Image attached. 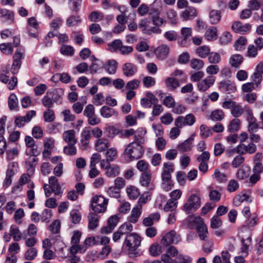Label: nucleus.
I'll return each instance as SVG.
<instances>
[{"label": "nucleus", "mask_w": 263, "mask_h": 263, "mask_svg": "<svg viewBox=\"0 0 263 263\" xmlns=\"http://www.w3.org/2000/svg\"><path fill=\"white\" fill-rule=\"evenodd\" d=\"M241 121L237 118L232 120L228 125V129L231 133H234L239 130L240 128Z\"/></svg>", "instance_id": "38"}, {"label": "nucleus", "mask_w": 263, "mask_h": 263, "mask_svg": "<svg viewBox=\"0 0 263 263\" xmlns=\"http://www.w3.org/2000/svg\"><path fill=\"white\" fill-rule=\"evenodd\" d=\"M126 191L128 196L130 199H136L140 195L138 189L135 186L130 185L127 187Z\"/></svg>", "instance_id": "40"}, {"label": "nucleus", "mask_w": 263, "mask_h": 263, "mask_svg": "<svg viewBox=\"0 0 263 263\" xmlns=\"http://www.w3.org/2000/svg\"><path fill=\"white\" fill-rule=\"evenodd\" d=\"M11 43H2L0 44V50L6 55L11 54L13 49Z\"/></svg>", "instance_id": "49"}, {"label": "nucleus", "mask_w": 263, "mask_h": 263, "mask_svg": "<svg viewBox=\"0 0 263 263\" xmlns=\"http://www.w3.org/2000/svg\"><path fill=\"white\" fill-rule=\"evenodd\" d=\"M252 229L249 227L248 225H243L241 227L239 233L242 238H247L251 237V231Z\"/></svg>", "instance_id": "61"}, {"label": "nucleus", "mask_w": 263, "mask_h": 263, "mask_svg": "<svg viewBox=\"0 0 263 263\" xmlns=\"http://www.w3.org/2000/svg\"><path fill=\"white\" fill-rule=\"evenodd\" d=\"M104 18L103 14L99 11H94L91 12L88 15V18L91 22H98L102 20Z\"/></svg>", "instance_id": "52"}, {"label": "nucleus", "mask_w": 263, "mask_h": 263, "mask_svg": "<svg viewBox=\"0 0 263 263\" xmlns=\"http://www.w3.org/2000/svg\"><path fill=\"white\" fill-rule=\"evenodd\" d=\"M166 86L169 90H174L179 86L178 81L172 77H168L164 81Z\"/></svg>", "instance_id": "32"}, {"label": "nucleus", "mask_w": 263, "mask_h": 263, "mask_svg": "<svg viewBox=\"0 0 263 263\" xmlns=\"http://www.w3.org/2000/svg\"><path fill=\"white\" fill-rule=\"evenodd\" d=\"M0 17L3 18L4 21L9 20L12 21L14 19V13L12 11L8 9H1Z\"/></svg>", "instance_id": "50"}, {"label": "nucleus", "mask_w": 263, "mask_h": 263, "mask_svg": "<svg viewBox=\"0 0 263 263\" xmlns=\"http://www.w3.org/2000/svg\"><path fill=\"white\" fill-rule=\"evenodd\" d=\"M197 15V11L193 7H187L181 14V17L185 21L192 20Z\"/></svg>", "instance_id": "22"}, {"label": "nucleus", "mask_w": 263, "mask_h": 263, "mask_svg": "<svg viewBox=\"0 0 263 263\" xmlns=\"http://www.w3.org/2000/svg\"><path fill=\"white\" fill-rule=\"evenodd\" d=\"M141 237L136 233H132L126 235L123 248L128 252V254H135V251L140 245Z\"/></svg>", "instance_id": "2"}, {"label": "nucleus", "mask_w": 263, "mask_h": 263, "mask_svg": "<svg viewBox=\"0 0 263 263\" xmlns=\"http://www.w3.org/2000/svg\"><path fill=\"white\" fill-rule=\"evenodd\" d=\"M146 130L138 128L134 136V141L128 144L123 152L125 159L132 161L140 159L143 155L144 149L143 144L145 143Z\"/></svg>", "instance_id": "1"}, {"label": "nucleus", "mask_w": 263, "mask_h": 263, "mask_svg": "<svg viewBox=\"0 0 263 263\" xmlns=\"http://www.w3.org/2000/svg\"><path fill=\"white\" fill-rule=\"evenodd\" d=\"M175 170L174 164L171 162H164L163 164L161 178H172V173Z\"/></svg>", "instance_id": "17"}, {"label": "nucleus", "mask_w": 263, "mask_h": 263, "mask_svg": "<svg viewBox=\"0 0 263 263\" xmlns=\"http://www.w3.org/2000/svg\"><path fill=\"white\" fill-rule=\"evenodd\" d=\"M25 50L23 48H17L13 55V62L11 66V70L13 74L17 73L18 70L21 68L22 61L23 58V54Z\"/></svg>", "instance_id": "6"}, {"label": "nucleus", "mask_w": 263, "mask_h": 263, "mask_svg": "<svg viewBox=\"0 0 263 263\" xmlns=\"http://www.w3.org/2000/svg\"><path fill=\"white\" fill-rule=\"evenodd\" d=\"M91 138V130L90 127H85L81 133V139L80 142L82 146L86 148L90 141Z\"/></svg>", "instance_id": "19"}, {"label": "nucleus", "mask_w": 263, "mask_h": 263, "mask_svg": "<svg viewBox=\"0 0 263 263\" xmlns=\"http://www.w3.org/2000/svg\"><path fill=\"white\" fill-rule=\"evenodd\" d=\"M196 117L193 114H188L185 116H179L177 117L174 122L175 126L181 127L191 126L196 122Z\"/></svg>", "instance_id": "5"}, {"label": "nucleus", "mask_w": 263, "mask_h": 263, "mask_svg": "<svg viewBox=\"0 0 263 263\" xmlns=\"http://www.w3.org/2000/svg\"><path fill=\"white\" fill-rule=\"evenodd\" d=\"M120 190L115 187L110 186L107 191V195L111 198H119L120 197Z\"/></svg>", "instance_id": "63"}, {"label": "nucleus", "mask_w": 263, "mask_h": 263, "mask_svg": "<svg viewBox=\"0 0 263 263\" xmlns=\"http://www.w3.org/2000/svg\"><path fill=\"white\" fill-rule=\"evenodd\" d=\"M119 133V130L112 125H107L104 128V134L109 138H113Z\"/></svg>", "instance_id": "37"}, {"label": "nucleus", "mask_w": 263, "mask_h": 263, "mask_svg": "<svg viewBox=\"0 0 263 263\" xmlns=\"http://www.w3.org/2000/svg\"><path fill=\"white\" fill-rule=\"evenodd\" d=\"M81 21L80 16L72 15L67 18L66 23L68 27H72L79 25Z\"/></svg>", "instance_id": "42"}, {"label": "nucleus", "mask_w": 263, "mask_h": 263, "mask_svg": "<svg viewBox=\"0 0 263 263\" xmlns=\"http://www.w3.org/2000/svg\"><path fill=\"white\" fill-rule=\"evenodd\" d=\"M212 135V129L205 124L200 127V135L202 138H206Z\"/></svg>", "instance_id": "56"}, {"label": "nucleus", "mask_w": 263, "mask_h": 263, "mask_svg": "<svg viewBox=\"0 0 263 263\" xmlns=\"http://www.w3.org/2000/svg\"><path fill=\"white\" fill-rule=\"evenodd\" d=\"M76 144H70L65 146L63 148V152L65 154L69 156H73L77 154V148Z\"/></svg>", "instance_id": "59"}, {"label": "nucleus", "mask_w": 263, "mask_h": 263, "mask_svg": "<svg viewBox=\"0 0 263 263\" xmlns=\"http://www.w3.org/2000/svg\"><path fill=\"white\" fill-rule=\"evenodd\" d=\"M221 12L219 10H213L209 14L210 22L212 24H216L220 21Z\"/></svg>", "instance_id": "34"}, {"label": "nucleus", "mask_w": 263, "mask_h": 263, "mask_svg": "<svg viewBox=\"0 0 263 263\" xmlns=\"http://www.w3.org/2000/svg\"><path fill=\"white\" fill-rule=\"evenodd\" d=\"M162 187L166 192L170 191L174 186V182L172 178H161Z\"/></svg>", "instance_id": "45"}, {"label": "nucleus", "mask_w": 263, "mask_h": 263, "mask_svg": "<svg viewBox=\"0 0 263 263\" xmlns=\"http://www.w3.org/2000/svg\"><path fill=\"white\" fill-rule=\"evenodd\" d=\"M149 14L152 15L153 24L156 26H161L163 24L164 21L160 17L159 13L158 10H155L153 12L151 11L149 12Z\"/></svg>", "instance_id": "36"}, {"label": "nucleus", "mask_w": 263, "mask_h": 263, "mask_svg": "<svg viewBox=\"0 0 263 263\" xmlns=\"http://www.w3.org/2000/svg\"><path fill=\"white\" fill-rule=\"evenodd\" d=\"M60 52L64 55L72 56L74 54V49L71 46L65 45L61 47Z\"/></svg>", "instance_id": "62"}, {"label": "nucleus", "mask_w": 263, "mask_h": 263, "mask_svg": "<svg viewBox=\"0 0 263 263\" xmlns=\"http://www.w3.org/2000/svg\"><path fill=\"white\" fill-rule=\"evenodd\" d=\"M133 226L132 224L129 222H125L118 228V231L122 235L125 234H128L129 233L133 230Z\"/></svg>", "instance_id": "44"}, {"label": "nucleus", "mask_w": 263, "mask_h": 263, "mask_svg": "<svg viewBox=\"0 0 263 263\" xmlns=\"http://www.w3.org/2000/svg\"><path fill=\"white\" fill-rule=\"evenodd\" d=\"M252 243V238L251 237L241 238V252L247 256L249 253V247Z\"/></svg>", "instance_id": "33"}, {"label": "nucleus", "mask_w": 263, "mask_h": 263, "mask_svg": "<svg viewBox=\"0 0 263 263\" xmlns=\"http://www.w3.org/2000/svg\"><path fill=\"white\" fill-rule=\"evenodd\" d=\"M219 89L224 92L230 94L235 92L237 87L234 82L226 80L221 81L219 83Z\"/></svg>", "instance_id": "10"}, {"label": "nucleus", "mask_w": 263, "mask_h": 263, "mask_svg": "<svg viewBox=\"0 0 263 263\" xmlns=\"http://www.w3.org/2000/svg\"><path fill=\"white\" fill-rule=\"evenodd\" d=\"M221 60L220 54L216 52H210L208 56V61L211 64H217L220 62Z\"/></svg>", "instance_id": "51"}, {"label": "nucleus", "mask_w": 263, "mask_h": 263, "mask_svg": "<svg viewBox=\"0 0 263 263\" xmlns=\"http://www.w3.org/2000/svg\"><path fill=\"white\" fill-rule=\"evenodd\" d=\"M122 44L123 43L121 40L119 39L115 40L108 44V50L111 52H116L117 51H119Z\"/></svg>", "instance_id": "39"}, {"label": "nucleus", "mask_w": 263, "mask_h": 263, "mask_svg": "<svg viewBox=\"0 0 263 263\" xmlns=\"http://www.w3.org/2000/svg\"><path fill=\"white\" fill-rule=\"evenodd\" d=\"M35 115L36 111L35 110H30L27 112L25 116L16 117L14 123L16 126L21 128L24 126L26 123L29 122Z\"/></svg>", "instance_id": "9"}, {"label": "nucleus", "mask_w": 263, "mask_h": 263, "mask_svg": "<svg viewBox=\"0 0 263 263\" xmlns=\"http://www.w3.org/2000/svg\"><path fill=\"white\" fill-rule=\"evenodd\" d=\"M249 172L248 167L242 166L237 170L236 177L239 180H243L249 177Z\"/></svg>", "instance_id": "41"}, {"label": "nucleus", "mask_w": 263, "mask_h": 263, "mask_svg": "<svg viewBox=\"0 0 263 263\" xmlns=\"http://www.w3.org/2000/svg\"><path fill=\"white\" fill-rule=\"evenodd\" d=\"M123 72L126 77H132L137 71L136 65L130 63H126L123 65Z\"/></svg>", "instance_id": "23"}, {"label": "nucleus", "mask_w": 263, "mask_h": 263, "mask_svg": "<svg viewBox=\"0 0 263 263\" xmlns=\"http://www.w3.org/2000/svg\"><path fill=\"white\" fill-rule=\"evenodd\" d=\"M204 66V62L198 59H192L190 62V66L192 68L195 70H200L203 68Z\"/></svg>", "instance_id": "55"}, {"label": "nucleus", "mask_w": 263, "mask_h": 263, "mask_svg": "<svg viewBox=\"0 0 263 263\" xmlns=\"http://www.w3.org/2000/svg\"><path fill=\"white\" fill-rule=\"evenodd\" d=\"M215 77L208 76L205 79L199 81L197 84V89L201 92H204L211 87L215 82Z\"/></svg>", "instance_id": "8"}, {"label": "nucleus", "mask_w": 263, "mask_h": 263, "mask_svg": "<svg viewBox=\"0 0 263 263\" xmlns=\"http://www.w3.org/2000/svg\"><path fill=\"white\" fill-rule=\"evenodd\" d=\"M181 240L180 236L177 234L175 231L172 230L167 232L164 235L161 240V243L167 246L172 243H177Z\"/></svg>", "instance_id": "7"}, {"label": "nucleus", "mask_w": 263, "mask_h": 263, "mask_svg": "<svg viewBox=\"0 0 263 263\" xmlns=\"http://www.w3.org/2000/svg\"><path fill=\"white\" fill-rule=\"evenodd\" d=\"M61 223L60 220H54L49 226V229L51 232L52 233L50 235V237L51 240H58L60 236L59 235L54 236L53 234H58L60 231Z\"/></svg>", "instance_id": "15"}, {"label": "nucleus", "mask_w": 263, "mask_h": 263, "mask_svg": "<svg viewBox=\"0 0 263 263\" xmlns=\"http://www.w3.org/2000/svg\"><path fill=\"white\" fill-rule=\"evenodd\" d=\"M43 116L45 121L47 122H52L55 119L54 112L51 108H47L44 112Z\"/></svg>", "instance_id": "53"}, {"label": "nucleus", "mask_w": 263, "mask_h": 263, "mask_svg": "<svg viewBox=\"0 0 263 263\" xmlns=\"http://www.w3.org/2000/svg\"><path fill=\"white\" fill-rule=\"evenodd\" d=\"M118 63L115 60H108L105 65L104 68L109 74H114L117 70Z\"/></svg>", "instance_id": "35"}, {"label": "nucleus", "mask_w": 263, "mask_h": 263, "mask_svg": "<svg viewBox=\"0 0 263 263\" xmlns=\"http://www.w3.org/2000/svg\"><path fill=\"white\" fill-rule=\"evenodd\" d=\"M62 129V124L60 123L54 122L50 124L47 126V130L50 134H55L60 132Z\"/></svg>", "instance_id": "58"}, {"label": "nucleus", "mask_w": 263, "mask_h": 263, "mask_svg": "<svg viewBox=\"0 0 263 263\" xmlns=\"http://www.w3.org/2000/svg\"><path fill=\"white\" fill-rule=\"evenodd\" d=\"M108 200L102 195H95L91 200L92 210L96 213H104L106 211Z\"/></svg>", "instance_id": "3"}, {"label": "nucleus", "mask_w": 263, "mask_h": 263, "mask_svg": "<svg viewBox=\"0 0 263 263\" xmlns=\"http://www.w3.org/2000/svg\"><path fill=\"white\" fill-rule=\"evenodd\" d=\"M250 194V193H241L236 195L233 199L234 205L238 206L240 205L243 202H251L252 199Z\"/></svg>", "instance_id": "13"}, {"label": "nucleus", "mask_w": 263, "mask_h": 263, "mask_svg": "<svg viewBox=\"0 0 263 263\" xmlns=\"http://www.w3.org/2000/svg\"><path fill=\"white\" fill-rule=\"evenodd\" d=\"M252 25L249 23L243 24L240 21L234 22L232 25V30L240 34H245L249 32L251 29Z\"/></svg>", "instance_id": "11"}, {"label": "nucleus", "mask_w": 263, "mask_h": 263, "mask_svg": "<svg viewBox=\"0 0 263 263\" xmlns=\"http://www.w3.org/2000/svg\"><path fill=\"white\" fill-rule=\"evenodd\" d=\"M243 111L244 109L242 106L237 103L233 107L232 109L231 110L232 115L236 118L240 117L242 115Z\"/></svg>", "instance_id": "48"}, {"label": "nucleus", "mask_w": 263, "mask_h": 263, "mask_svg": "<svg viewBox=\"0 0 263 263\" xmlns=\"http://www.w3.org/2000/svg\"><path fill=\"white\" fill-rule=\"evenodd\" d=\"M100 115L104 118H109L114 116L117 117L118 112L114 109L107 106H103L100 109Z\"/></svg>", "instance_id": "26"}, {"label": "nucleus", "mask_w": 263, "mask_h": 263, "mask_svg": "<svg viewBox=\"0 0 263 263\" xmlns=\"http://www.w3.org/2000/svg\"><path fill=\"white\" fill-rule=\"evenodd\" d=\"M201 205L200 198L199 195H191L182 207V210L186 213H193L198 210Z\"/></svg>", "instance_id": "4"}, {"label": "nucleus", "mask_w": 263, "mask_h": 263, "mask_svg": "<svg viewBox=\"0 0 263 263\" xmlns=\"http://www.w3.org/2000/svg\"><path fill=\"white\" fill-rule=\"evenodd\" d=\"M52 212L51 210L45 209L40 215L41 220L42 222H49L52 218Z\"/></svg>", "instance_id": "54"}, {"label": "nucleus", "mask_w": 263, "mask_h": 263, "mask_svg": "<svg viewBox=\"0 0 263 263\" xmlns=\"http://www.w3.org/2000/svg\"><path fill=\"white\" fill-rule=\"evenodd\" d=\"M224 117L223 111L220 109H217L212 111L210 119L214 121H220L224 119Z\"/></svg>", "instance_id": "31"}, {"label": "nucleus", "mask_w": 263, "mask_h": 263, "mask_svg": "<svg viewBox=\"0 0 263 263\" xmlns=\"http://www.w3.org/2000/svg\"><path fill=\"white\" fill-rule=\"evenodd\" d=\"M199 234L200 239L202 240H205L208 237V227L204 222L196 229Z\"/></svg>", "instance_id": "43"}, {"label": "nucleus", "mask_w": 263, "mask_h": 263, "mask_svg": "<svg viewBox=\"0 0 263 263\" xmlns=\"http://www.w3.org/2000/svg\"><path fill=\"white\" fill-rule=\"evenodd\" d=\"M213 177L217 181L220 183L224 182L227 180L226 175L220 172L218 169L215 170Z\"/></svg>", "instance_id": "60"}, {"label": "nucleus", "mask_w": 263, "mask_h": 263, "mask_svg": "<svg viewBox=\"0 0 263 263\" xmlns=\"http://www.w3.org/2000/svg\"><path fill=\"white\" fill-rule=\"evenodd\" d=\"M49 97L51 98L53 102L58 104H61L63 102V95L64 91L61 88L54 89L51 91H47Z\"/></svg>", "instance_id": "14"}, {"label": "nucleus", "mask_w": 263, "mask_h": 263, "mask_svg": "<svg viewBox=\"0 0 263 263\" xmlns=\"http://www.w3.org/2000/svg\"><path fill=\"white\" fill-rule=\"evenodd\" d=\"M204 37L209 41L216 40L218 37L217 28L212 27L208 29L205 32Z\"/></svg>", "instance_id": "30"}, {"label": "nucleus", "mask_w": 263, "mask_h": 263, "mask_svg": "<svg viewBox=\"0 0 263 263\" xmlns=\"http://www.w3.org/2000/svg\"><path fill=\"white\" fill-rule=\"evenodd\" d=\"M203 223V220L200 217L191 216L189 219L188 226L192 229H196Z\"/></svg>", "instance_id": "27"}, {"label": "nucleus", "mask_w": 263, "mask_h": 263, "mask_svg": "<svg viewBox=\"0 0 263 263\" xmlns=\"http://www.w3.org/2000/svg\"><path fill=\"white\" fill-rule=\"evenodd\" d=\"M239 187V184L235 179L230 180L227 185V189L229 192L232 193L237 191Z\"/></svg>", "instance_id": "64"}, {"label": "nucleus", "mask_w": 263, "mask_h": 263, "mask_svg": "<svg viewBox=\"0 0 263 263\" xmlns=\"http://www.w3.org/2000/svg\"><path fill=\"white\" fill-rule=\"evenodd\" d=\"M158 100L155 96L149 92V103L153 105L152 115L153 116H158L163 111V108L161 104H158Z\"/></svg>", "instance_id": "12"}, {"label": "nucleus", "mask_w": 263, "mask_h": 263, "mask_svg": "<svg viewBox=\"0 0 263 263\" xmlns=\"http://www.w3.org/2000/svg\"><path fill=\"white\" fill-rule=\"evenodd\" d=\"M10 235L15 241H18L22 238L26 239L27 237V235L25 233H22L19 230V228L15 225L11 226Z\"/></svg>", "instance_id": "21"}, {"label": "nucleus", "mask_w": 263, "mask_h": 263, "mask_svg": "<svg viewBox=\"0 0 263 263\" xmlns=\"http://www.w3.org/2000/svg\"><path fill=\"white\" fill-rule=\"evenodd\" d=\"M243 61V58L240 54H235L230 57L229 63L232 67L239 68Z\"/></svg>", "instance_id": "28"}, {"label": "nucleus", "mask_w": 263, "mask_h": 263, "mask_svg": "<svg viewBox=\"0 0 263 263\" xmlns=\"http://www.w3.org/2000/svg\"><path fill=\"white\" fill-rule=\"evenodd\" d=\"M8 106L10 110H15L18 106V100L14 93H11L8 98Z\"/></svg>", "instance_id": "47"}, {"label": "nucleus", "mask_w": 263, "mask_h": 263, "mask_svg": "<svg viewBox=\"0 0 263 263\" xmlns=\"http://www.w3.org/2000/svg\"><path fill=\"white\" fill-rule=\"evenodd\" d=\"M75 134L76 132L74 129L66 130L63 134V139L67 144H76L78 140L76 138Z\"/></svg>", "instance_id": "16"}, {"label": "nucleus", "mask_w": 263, "mask_h": 263, "mask_svg": "<svg viewBox=\"0 0 263 263\" xmlns=\"http://www.w3.org/2000/svg\"><path fill=\"white\" fill-rule=\"evenodd\" d=\"M210 49L208 46H202L199 47L196 50V54L201 58H205L209 55Z\"/></svg>", "instance_id": "46"}, {"label": "nucleus", "mask_w": 263, "mask_h": 263, "mask_svg": "<svg viewBox=\"0 0 263 263\" xmlns=\"http://www.w3.org/2000/svg\"><path fill=\"white\" fill-rule=\"evenodd\" d=\"M88 228L91 230H94L98 226L99 218L96 213H90L88 216Z\"/></svg>", "instance_id": "29"}, {"label": "nucleus", "mask_w": 263, "mask_h": 263, "mask_svg": "<svg viewBox=\"0 0 263 263\" xmlns=\"http://www.w3.org/2000/svg\"><path fill=\"white\" fill-rule=\"evenodd\" d=\"M194 138L189 137L183 142L177 145V149L181 153H184L190 151L193 147Z\"/></svg>", "instance_id": "18"}, {"label": "nucleus", "mask_w": 263, "mask_h": 263, "mask_svg": "<svg viewBox=\"0 0 263 263\" xmlns=\"http://www.w3.org/2000/svg\"><path fill=\"white\" fill-rule=\"evenodd\" d=\"M155 53L159 59H164L166 58L169 52V48L166 45H161L155 50Z\"/></svg>", "instance_id": "24"}, {"label": "nucleus", "mask_w": 263, "mask_h": 263, "mask_svg": "<svg viewBox=\"0 0 263 263\" xmlns=\"http://www.w3.org/2000/svg\"><path fill=\"white\" fill-rule=\"evenodd\" d=\"M110 143L108 140L105 138H100L95 143V148L99 152H105L109 147Z\"/></svg>", "instance_id": "20"}, {"label": "nucleus", "mask_w": 263, "mask_h": 263, "mask_svg": "<svg viewBox=\"0 0 263 263\" xmlns=\"http://www.w3.org/2000/svg\"><path fill=\"white\" fill-rule=\"evenodd\" d=\"M141 214V208L137 206L134 207L131 212V214L127 217V222L130 223H136Z\"/></svg>", "instance_id": "25"}, {"label": "nucleus", "mask_w": 263, "mask_h": 263, "mask_svg": "<svg viewBox=\"0 0 263 263\" xmlns=\"http://www.w3.org/2000/svg\"><path fill=\"white\" fill-rule=\"evenodd\" d=\"M178 201H175L172 199H169L165 204L163 210L165 212L174 211L175 210L178 205Z\"/></svg>", "instance_id": "57"}]
</instances>
